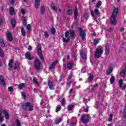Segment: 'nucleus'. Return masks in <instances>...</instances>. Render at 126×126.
Here are the masks:
<instances>
[{"mask_svg":"<svg viewBox=\"0 0 126 126\" xmlns=\"http://www.w3.org/2000/svg\"><path fill=\"white\" fill-rule=\"evenodd\" d=\"M65 37L67 38V39L64 37L63 38V43L69 42L70 38H73V37H74V31L73 30L67 31L65 32Z\"/></svg>","mask_w":126,"mask_h":126,"instance_id":"1","label":"nucleus"},{"mask_svg":"<svg viewBox=\"0 0 126 126\" xmlns=\"http://www.w3.org/2000/svg\"><path fill=\"white\" fill-rule=\"evenodd\" d=\"M119 12V9L116 8L113 9L111 18L110 19V23L112 25H116L117 24V16H118V13Z\"/></svg>","mask_w":126,"mask_h":126,"instance_id":"2","label":"nucleus"},{"mask_svg":"<svg viewBox=\"0 0 126 126\" xmlns=\"http://www.w3.org/2000/svg\"><path fill=\"white\" fill-rule=\"evenodd\" d=\"M104 53V48L102 47L97 48L94 52V56L96 59H99Z\"/></svg>","mask_w":126,"mask_h":126,"instance_id":"3","label":"nucleus"},{"mask_svg":"<svg viewBox=\"0 0 126 126\" xmlns=\"http://www.w3.org/2000/svg\"><path fill=\"white\" fill-rule=\"evenodd\" d=\"M79 33L80 37H81L82 40H85V37H86L85 31H83L82 28H79Z\"/></svg>","mask_w":126,"mask_h":126,"instance_id":"4","label":"nucleus"},{"mask_svg":"<svg viewBox=\"0 0 126 126\" xmlns=\"http://www.w3.org/2000/svg\"><path fill=\"white\" fill-rule=\"evenodd\" d=\"M81 121L83 124H87V123H89V116L85 115L81 116Z\"/></svg>","mask_w":126,"mask_h":126,"instance_id":"5","label":"nucleus"},{"mask_svg":"<svg viewBox=\"0 0 126 126\" xmlns=\"http://www.w3.org/2000/svg\"><path fill=\"white\" fill-rule=\"evenodd\" d=\"M34 65L36 69H40L41 66V62L39 59H36L34 61Z\"/></svg>","mask_w":126,"mask_h":126,"instance_id":"6","label":"nucleus"},{"mask_svg":"<svg viewBox=\"0 0 126 126\" xmlns=\"http://www.w3.org/2000/svg\"><path fill=\"white\" fill-rule=\"evenodd\" d=\"M100 13V12H99V10L98 9L95 8L94 9V11H91V14L93 17H95V15H98Z\"/></svg>","mask_w":126,"mask_h":126,"instance_id":"7","label":"nucleus"},{"mask_svg":"<svg viewBox=\"0 0 126 126\" xmlns=\"http://www.w3.org/2000/svg\"><path fill=\"white\" fill-rule=\"evenodd\" d=\"M25 107H26V108L29 107V110L30 111V112L33 111V106L30 102H26L25 103Z\"/></svg>","mask_w":126,"mask_h":126,"instance_id":"8","label":"nucleus"},{"mask_svg":"<svg viewBox=\"0 0 126 126\" xmlns=\"http://www.w3.org/2000/svg\"><path fill=\"white\" fill-rule=\"evenodd\" d=\"M0 84L1 86L4 87V85H5V81H4L2 76H0Z\"/></svg>","mask_w":126,"mask_h":126,"instance_id":"9","label":"nucleus"},{"mask_svg":"<svg viewBox=\"0 0 126 126\" xmlns=\"http://www.w3.org/2000/svg\"><path fill=\"white\" fill-rule=\"evenodd\" d=\"M7 38H8V41L11 42L13 40L12 36L11 35V33L8 31L7 32Z\"/></svg>","mask_w":126,"mask_h":126,"instance_id":"10","label":"nucleus"},{"mask_svg":"<svg viewBox=\"0 0 126 126\" xmlns=\"http://www.w3.org/2000/svg\"><path fill=\"white\" fill-rule=\"evenodd\" d=\"M25 56L26 59H27L28 60H30V61H31V60H32V58H31V53L30 52L26 53Z\"/></svg>","mask_w":126,"mask_h":126,"instance_id":"11","label":"nucleus"},{"mask_svg":"<svg viewBox=\"0 0 126 126\" xmlns=\"http://www.w3.org/2000/svg\"><path fill=\"white\" fill-rule=\"evenodd\" d=\"M56 63H58V60H56L55 62H53L52 65L49 67V69H54Z\"/></svg>","mask_w":126,"mask_h":126,"instance_id":"12","label":"nucleus"},{"mask_svg":"<svg viewBox=\"0 0 126 126\" xmlns=\"http://www.w3.org/2000/svg\"><path fill=\"white\" fill-rule=\"evenodd\" d=\"M3 113L5 116L6 120H8L9 119V115H8L7 111L6 110H3Z\"/></svg>","mask_w":126,"mask_h":126,"instance_id":"13","label":"nucleus"},{"mask_svg":"<svg viewBox=\"0 0 126 126\" xmlns=\"http://www.w3.org/2000/svg\"><path fill=\"white\" fill-rule=\"evenodd\" d=\"M35 8H39V6H40V1H41L40 0H35Z\"/></svg>","mask_w":126,"mask_h":126,"instance_id":"14","label":"nucleus"},{"mask_svg":"<svg viewBox=\"0 0 126 126\" xmlns=\"http://www.w3.org/2000/svg\"><path fill=\"white\" fill-rule=\"evenodd\" d=\"M73 66V63L69 62L67 64V68L70 70L72 68V66Z\"/></svg>","mask_w":126,"mask_h":126,"instance_id":"15","label":"nucleus"},{"mask_svg":"<svg viewBox=\"0 0 126 126\" xmlns=\"http://www.w3.org/2000/svg\"><path fill=\"white\" fill-rule=\"evenodd\" d=\"M53 83H52V82L51 81H48V86L50 90H53Z\"/></svg>","mask_w":126,"mask_h":126,"instance_id":"16","label":"nucleus"},{"mask_svg":"<svg viewBox=\"0 0 126 126\" xmlns=\"http://www.w3.org/2000/svg\"><path fill=\"white\" fill-rule=\"evenodd\" d=\"M112 72H113V67H110L108 68V69L106 73L107 75H110V74H111Z\"/></svg>","mask_w":126,"mask_h":126,"instance_id":"17","label":"nucleus"},{"mask_svg":"<svg viewBox=\"0 0 126 126\" xmlns=\"http://www.w3.org/2000/svg\"><path fill=\"white\" fill-rule=\"evenodd\" d=\"M37 54L38 55H42V49L40 45L37 46Z\"/></svg>","mask_w":126,"mask_h":126,"instance_id":"18","label":"nucleus"},{"mask_svg":"<svg viewBox=\"0 0 126 126\" xmlns=\"http://www.w3.org/2000/svg\"><path fill=\"white\" fill-rule=\"evenodd\" d=\"M126 69H123L122 72L120 73L121 76H122V77H124L126 76Z\"/></svg>","mask_w":126,"mask_h":126,"instance_id":"19","label":"nucleus"},{"mask_svg":"<svg viewBox=\"0 0 126 126\" xmlns=\"http://www.w3.org/2000/svg\"><path fill=\"white\" fill-rule=\"evenodd\" d=\"M13 60L12 59H10V61L8 63L9 67H13Z\"/></svg>","mask_w":126,"mask_h":126,"instance_id":"20","label":"nucleus"},{"mask_svg":"<svg viewBox=\"0 0 126 126\" xmlns=\"http://www.w3.org/2000/svg\"><path fill=\"white\" fill-rule=\"evenodd\" d=\"M25 83H21L18 86V88H19V89H22V88H25Z\"/></svg>","mask_w":126,"mask_h":126,"instance_id":"21","label":"nucleus"},{"mask_svg":"<svg viewBox=\"0 0 126 126\" xmlns=\"http://www.w3.org/2000/svg\"><path fill=\"white\" fill-rule=\"evenodd\" d=\"M45 11H46V9H45V6H42L41 8V11H40V13L41 15H43V14L45 13Z\"/></svg>","mask_w":126,"mask_h":126,"instance_id":"22","label":"nucleus"},{"mask_svg":"<svg viewBox=\"0 0 126 126\" xmlns=\"http://www.w3.org/2000/svg\"><path fill=\"white\" fill-rule=\"evenodd\" d=\"M74 19H76L77 18V15H78V12L77 11V9H75L74 12Z\"/></svg>","mask_w":126,"mask_h":126,"instance_id":"23","label":"nucleus"},{"mask_svg":"<svg viewBox=\"0 0 126 126\" xmlns=\"http://www.w3.org/2000/svg\"><path fill=\"white\" fill-rule=\"evenodd\" d=\"M10 14L11 15H13V14H14V8L13 7H10Z\"/></svg>","mask_w":126,"mask_h":126,"instance_id":"24","label":"nucleus"},{"mask_svg":"<svg viewBox=\"0 0 126 126\" xmlns=\"http://www.w3.org/2000/svg\"><path fill=\"white\" fill-rule=\"evenodd\" d=\"M22 20L23 21V24L25 26L27 25V22L26 21V19L24 16L22 17Z\"/></svg>","mask_w":126,"mask_h":126,"instance_id":"25","label":"nucleus"},{"mask_svg":"<svg viewBox=\"0 0 126 126\" xmlns=\"http://www.w3.org/2000/svg\"><path fill=\"white\" fill-rule=\"evenodd\" d=\"M80 55L82 59H86L87 58V56H86V54L84 52H81Z\"/></svg>","mask_w":126,"mask_h":126,"instance_id":"26","label":"nucleus"},{"mask_svg":"<svg viewBox=\"0 0 126 126\" xmlns=\"http://www.w3.org/2000/svg\"><path fill=\"white\" fill-rule=\"evenodd\" d=\"M0 44L1 45V47H2V48L5 47V44H4V42L3 41V39H0Z\"/></svg>","mask_w":126,"mask_h":126,"instance_id":"27","label":"nucleus"},{"mask_svg":"<svg viewBox=\"0 0 126 126\" xmlns=\"http://www.w3.org/2000/svg\"><path fill=\"white\" fill-rule=\"evenodd\" d=\"M61 103L62 106H64L65 104V99L64 98V97H62V101L61 102Z\"/></svg>","mask_w":126,"mask_h":126,"instance_id":"28","label":"nucleus"},{"mask_svg":"<svg viewBox=\"0 0 126 126\" xmlns=\"http://www.w3.org/2000/svg\"><path fill=\"white\" fill-rule=\"evenodd\" d=\"M21 32L22 33V36H23L24 37H25L26 34H25V30H24V28H22L21 29Z\"/></svg>","mask_w":126,"mask_h":126,"instance_id":"29","label":"nucleus"},{"mask_svg":"<svg viewBox=\"0 0 126 126\" xmlns=\"http://www.w3.org/2000/svg\"><path fill=\"white\" fill-rule=\"evenodd\" d=\"M11 23L12 24L13 28H14L15 27V24L16 23V21H15V19L12 20Z\"/></svg>","mask_w":126,"mask_h":126,"instance_id":"30","label":"nucleus"},{"mask_svg":"<svg viewBox=\"0 0 126 126\" xmlns=\"http://www.w3.org/2000/svg\"><path fill=\"white\" fill-rule=\"evenodd\" d=\"M51 8H52L53 10H57V9H58V7L55 6V3H52L51 4Z\"/></svg>","mask_w":126,"mask_h":126,"instance_id":"31","label":"nucleus"},{"mask_svg":"<svg viewBox=\"0 0 126 126\" xmlns=\"http://www.w3.org/2000/svg\"><path fill=\"white\" fill-rule=\"evenodd\" d=\"M115 82V76H112L110 79V83L111 84H113Z\"/></svg>","mask_w":126,"mask_h":126,"instance_id":"32","label":"nucleus"},{"mask_svg":"<svg viewBox=\"0 0 126 126\" xmlns=\"http://www.w3.org/2000/svg\"><path fill=\"white\" fill-rule=\"evenodd\" d=\"M105 53H106V55H109V54H110V49L109 48V47H106L105 48Z\"/></svg>","mask_w":126,"mask_h":126,"instance_id":"33","label":"nucleus"},{"mask_svg":"<svg viewBox=\"0 0 126 126\" xmlns=\"http://www.w3.org/2000/svg\"><path fill=\"white\" fill-rule=\"evenodd\" d=\"M85 104H86L87 107L86 108L84 109V112L88 113V111H89L88 109L89 108V106H88V105H87V104L86 103V102L85 103Z\"/></svg>","mask_w":126,"mask_h":126,"instance_id":"34","label":"nucleus"},{"mask_svg":"<svg viewBox=\"0 0 126 126\" xmlns=\"http://www.w3.org/2000/svg\"><path fill=\"white\" fill-rule=\"evenodd\" d=\"M73 109V105H70L67 106L68 111H71Z\"/></svg>","mask_w":126,"mask_h":126,"instance_id":"35","label":"nucleus"},{"mask_svg":"<svg viewBox=\"0 0 126 126\" xmlns=\"http://www.w3.org/2000/svg\"><path fill=\"white\" fill-rule=\"evenodd\" d=\"M51 31L53 35H55V34H56V29H55V28H51Z\"/></svg>","mask_w":126,"mask_h":126,"instance_id":"36","label":"nucleus"},{"mask_svg":"<svg viewBox=\"0 0 126 126\" xmlns=\"http://www.w3.org/2000/svg\"><path fill=\"white\" fill-rule=\"evenodd\" d=\"M16 126H21V123H20V121L18 119L16 120Z\"/></svg>","mask_w":126,"mask_h":126,"instance_id":"37","label":"nucleus"},{"mask_svg":"<svg viewBox=\"0 0 126 126\" xmlns=\"http://www.w3.org/2000/svg\"><path fill=\"white\" fill-rule=\"evenodd\" d=\"M107 31L109 32H113V31H114V28L113 27L108 28L107 29Z\"/></svg>","mask_w":126,"mask_h":126,"instance_id":"38","label":"nucleus"},{"mask_svg":"<svg viewBox=\"0 0 126 126\" xmlns=\"http://www.w3.org/2000/svg\"><path fill=\"white\" fill-rule=\"evenodd\" d=\"M19 67V64L18 63H16L14 66V69H17Z\"/></svg>","mask_w":126,"mask_h":126,"instance_id":"39","label":"nucleus"},{"mask_svg":"<svg viewBox=\"0 0 126 126\" xmlns=\"http://www.w3.org/2000/svg\"><path fill=\"white\" fill-rule=\"evenodd\" d=\"M101 3H102V1H99L96 3V8H99V7H100V6L101 5Z\"/></svg>","mask_w":126,"mask_h":126,"instance_id":"40","label":"nucleus"},{"mask_svg":"<svg viewBox=\"0 0 126 126\" xmlns=\"http://www.w3.org/2000/svg\"><path fill=\"white\" fill-rule=\"evenodd\" d=\"M123 79H120L119 80V86L120 88H122V87H123Z\"/></svg>","mask_w":126,"mask_h":126,"instance_id":"41","label":"nucleus"},{"mask_svg":"<svg viewBox=\"0 0 126 126\" xmlns=\"http://www.w3.org/2000/svg\"><path fill=\"white\" fill-rule=\"evenodd\" d=\"M0 57H3V50L0 47Z\"/></svg>","mask_w":126,"mask_h":126,"instance_id":"42","label":"nucleus"},{"mask_svg":"<svg viewBox=\"0 0 126 126\" xmlns=\"http://www.w3.org/2000/svg\"><path fill=\"white\" fill-rule=\"evenodd\" d=\"M0 122H3V117H1V110H0Z\"/></svg>","mask_w":126,"mask_h":126,"instance_id":"43","label":"nucleus"},{"mask_svg":"<svg viewBox=\"0 0 126 126\" xmlns=\"http://www.w3.org/2000/svg\"><path fill=\"white\" fill-rule=\"evenodd\" d=\"M44 35L45 38H49V33H48L47 31L44 32Z\"/></svg>","mask_w":126,"mask_h":126,"instance_id":"44","label":"nucleus"},{"mask_svg":"<svg viewBox=\"0 0 126 126\" xmlns=\"http://www.w3.org/2000/svg\"><path fill=\"white\" fill-rule=\"evenodd\" d=\"M67 14L68 15H70L71 14H72V9H68L67 11Z\"/></svg>","mask_w":126,"mask_h":126,"instance_id":"45","label":"nucleus"},{"mask_svg":"<svg viewBox=\"0 0 126 126\" xmlns=\"http://www.w3.org/2000/svg\"><path fill=\"white\" fill-rule=\"evenodd\" d=\"M62 119H59L58 120H56L55 121V124H60V123H61V122H62Z\"/></svg>","mask_w":126,"mask_h":126,"instance_id":"46","label":"nucleus"},{"mask_svg":"<svg viewBox=\"0 0 126 126\" xmlns=\"http://www.w3.org/2000/svg\"><path fill=\"white\" fill-rule=\"evenodd\" d=\"M60 110H61V106H57L56 109V113H58V112H59V111Z\"/></svg>","mask_w":126,"mask_h":126,"instance_id":"47","label":"nucleus"},{"mask_svg":"<svg viewBox=\"0 0 126 126\" xmlns=\"http://www.w3.org/2000/svg\"><path fill=\"white\" fill-rule=\"evenodd\" d=\"M13 90V89L12 88V87H9L8 88V91H9V92H12Z\"/></svg>","mask_w":126,"mask_h":126,"instance_id":"48","label":"nucleus"},{"mask_svg":"<svg viewBox=\"0 0 126 126\" xmlns=\"http://www.w3.org/2000/svg\"><path fill=\"white\" fill-rule=\"evenodd\" d=\"M38 56H39V59L41 61H44V57L42 56V54L38 55Z\"/></svg>","mask_w":126,"mask_h":126,"instance_id":"49","label":"nucleus"},{"mask_svg":"<svg viewBox=\"0 0 126 126\" xmlns=\"http://www.w3.org/2000/svg\"><path fill=\"white\" fill-rule=\"evenodd\" d=\"M113 121V115L111 114L109 117V122H112Z\"/></svg>","mask_w":126,"mask_h":126,"instance_id":"50","label":"nucleus"},{"mask_svg":"<svg viewBox=\"0 0 126 126\" xmlns=\"http://www.w3.org/2000/svg\"><path fill=\"white\" fill-rule=\"evenodd\" d=\"M84 18H85L86 19H87L88 18V13H85L84 14Z\"/></svg>","mask_w":126,"mask_h":126,"instance_id":"51","label":"nucleus"},{"mask_svg":"<svg viewBox=\"0 0 126 126\" xmlns=\"http://www.w3.org/2000/svg\"><path fill=\"white\" fill-rule=\"evenodd\" d=\"M94 45H97L98 43H99V40H98V39H94Z\"/></svg>","mask_w":126,"mask_h":126,"instance_id":"52","label":"nucleus"},{"mask_svg":"<svg viewBox=\"0 0 126 126\" xmlns=\"http://www.w3.org/2000/svg\"><path fill=\"white\" fill-rule=\"evenodd\" d=\"M27 29H28V30H31V25H28V26H27Z\"/></svg>","mask_w":126,"mask_h":126,"instance_id":"53","label":"nucleus"},{"mask_svg":"<svg viewBox=\"0 0 126 126\" xmlns=\"http://www.w3.org/2000/svg\"><path fill=\"white\" fill-rule=\"evenodd\" d=\"M70 126H76V123H75V122H71L70 123Z\"/></svg>","mask_w":126,"mask_h":126,"instance_id":"54","label":"nucleus"},{"mask_svg":"<svg viewBox=\"0 0 126 126\" xmlns=\"http://www.w3.org/2000/svg\"><path fill=\"white\" fill-rule=\"evenodd\" d=\"M63 68L64 70H66V64H63Z\"/></svg>","mask_w":126,"mask_h":126,"instance_id":"55","label":"nucleus"},{"mask_svg":"<svg viewBox=\"0 0 126 126\" xmlns=\"http://www.w3.org/2000/svg\"><path fill=\"white\" fill-rule=\"evenodd\" d=\"M33 81L34 82H35V83H36V84L39 85V82H37L36 78H33Z\"/></svg>","mask_w":126,"mask_h":126,"instance_id":"56","label":"nucleus"},{"mask_svg":"<svg viewBox=\"0 0 126 126\" xmlns=\"http://www.w3.org/2000/svg\"><path fill=\"white\" fill-rule=\"evenodd\" d=\"M89 81H92V80H93V76H91L89 78Z\"/></svg>","mask_w":126,"mask_h":126,"instance_id":"57","label":"nucleus"},{"mask_svg":"<svg viewBox=\"0 0 126 126\" xmlns=\"http://www.w3.org/2000/svg\"><path fill=\"white\" fill-rule=\"evenodd\" d=\"M21 13H22V14L24 15V14L25 13V10H24V9H22Z\"/></svg>","mask_w":126,"mask_h":126,"instance_id":"58","label":"nucleus"},{"mask_svg":"<svg viewBox=\"0 0 126 126\" xmlns=\"http://www.w3.org/2000/svg\"><path fill=\"white\" fill-rule=\"evenodd\" d=\"M11 4H14L15 3V0H11L10 2Z\"/></svg>","mask_w":126,"mask_h":126,"instance_id":"59","label":"nucleus"},{"mask_svg":"<svg viewBox=\"0 0 126 126\" xmlns=\"http://www.w3.org/2000/svg\"><path fill=\"white\" fill-rule=\"evenodd\" d=\"M22 96L24 97V99H26V96L25 95L24 93H22Z\"/></svg>","mask_w":126,"mask_h":126,"instance_id":"60","label":"nucleus"},{"mask_svg":"<svg viewBox=\"0 0 126 126\" xmlns=\"http://www.w3.org/2000/svg\"><path fill=\"white\" fill-rule=\"evenodd\" d=\"M125 113L124 114V118H126V108L124 110Z\"/></svg>","mask_w":126,"mask_h":126,"instance_id":"61","label":"nucleus"},{"mask_svg":"<svg viewBox=\"0 0 126 126\" xmlns=\"http://www.w3.org/2000/svg\"><path fill=\"white\" fill-rule=\"evenodd\" d=\"M72 77V74H70V75H69V76H68V79H69V80H70Z\"/></svg>","mask_w":126,"mask_h":126,"instance_id":"62","label":"nucleus"},{"mask_svg":"<svg viewBox=\"0 0 126 126\" xmlns=\"http://www.w3.org/2000/svg\"><path fill=\"white\" fill-rule=\"evenodd\" d=\"M99 85L98 84H95L94 85V88H96V87H98Z\"/></svg>","mask_w":126,"mask_h":126,"instance_id":"63","label":"nucleus"},{"mask_svg":"<svg viewBox=\"0 0 126 126\" xmlns=\"http://www.w3.org/2000/svg\"><path fill=\"white\" fill-rule=\"evenodd\" d=\"M28 50L29 51H31V50H32V47L30 45L29 46V47H28Z\"/></svg>","mask_w":126,"mask_h":126,"instance_id":"64","label":"nucleus"}]
</instances>
